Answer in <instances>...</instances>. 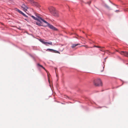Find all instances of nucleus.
<instances>
[{"label":"nucleus","mask_w":128,"mask_h":128,"mask_svg":"<svg viewBox=\"0 0 128 128\" xmlns=\"http://www.w3.org/2000/svg\"><path fill=\"white\" fill-rule=\"evenodd\" d=\"M32 17L34 20H37L38 22H36V24L37 25L41 26H42L41 24L42 23V22H44V20H45L42 18H36L34 16H31Z\"/></svg>","instance_id":"2"},{"label":"nucleus","mask_w":128,"mask_h":128,"mask_svg":"<svg viewBox=\"0 0 128 128\" xmlns=\"http://www.w3.org/2000/svg\"><path fill=\"white\" fill-rule=\"evenodd\" d=\"M25 6H26L25 5H23L22 7L24 8L25 7Z\"/></svg>","instance_id":"18"},{"label":"nucleus","mask_w":128,"mask_h":128,"mask_svg":"<svg viewBox=\"0 0 128 128\" xmlns=\"http://www.w3.org/2000/svg\"><path fill=\"white\" fill-rule=\"evenodd\" d=\"M116 12V11H119V10H116V11H115Z\"/></svg>","instance_id":"22"},{"label":"nucleus","mask_w":128,"mask_h":128,"mask_svg":"<svg viewBox=\"0 0 128 128\" xmlns=\"http://www.w3.org/2000/svg\"><path fill=\"white\" fill-rule=\"evenodd\" d=\"M80 44H72L71 46V47L72 48H74L76 46L80 45Z\"/></svg>","instance_id":"9"},{"label":"nucleus","mask_w":128,"mask_h":128,"mask_svg":"<svg viewBox=\"0 0 128 128\" xmlns=\"http://www.w3.org/2000/svg\"><path fill=\"white\" fill-rule=\"evenodd\" d=\"M91 3V2L90 1L89 2H88V3L89 4H90Z\"/></svg>","instance_id":"20"},{"label":"nucleus","mask_w":128,"mask_h":128,"mask_svg":"<svg viewBox=\"0 0 128 128\" xmlns=\"http://www.w3.org/2000/svg\"><path fill=\"white\" fill-rule=\"evenodd\" d=\"M36 16L37 17V18H42L40 16V15L38 14H36Z\"/></svg>","instance_id":"11"},{"label":"nucleus","mask_w":128,"mask_h":128,"mask_svg":"<svg viewBox=\"0 0 128 128\" xmlns=\"http://www.w3.org/2000/svg\"><path fill=\"white\" fill-rule=\"evenodd\" d=\"M93 47H96V48H102V47H101L100 46H94Z\"/></svg>","instance_id":"15"},{"label":"nucleus","mask_w":128,"mask_h":128,"mask_svg":"<svg viewBox=\"0 0 128 128\" xmlns=\"http://www.w3.org/2000/svg\"><path fill=\"white\" fill-rule=\"evenodd\" d=\"M48 82H49L50 80H49V75H48Z\"/></svg>","instance_id":"19"},{"label":"nucleus","mask_w":128,"mask_h":128,"mask_svg":"<svg viewBox=\"0 0 128 128\" xmlns=\"http://www.w3.org/2000/svg\"><path fill=\"white\" fill-rule=\"evenodd\" d=\"M119 53L122 55L128 57V52H127L120 51Z\"/></svg>","instance_id":"6"},{"label":"nucleus","mask_w":128,"mask_h":128,"mask_svg":"<svg viewBox=\"0 0 128 128\" xmlns=\"http://www.w3.org/2000/svg\"><path fill=\"white\" fill-rule=\"evenodd\" d=\"M49 50L50 51H53V52L56 53L60 54V52L58 51L54 50L52 49L48 48L46 50Z\"/></svg>","instance_id":"8"},{"label":"nucleus","mask_w":128,"mask_h":128,"mask_svg":"<svg viewBox=\"0 0 128 128\" xmlns=\"http://www.w3.org/2000/svg\"><path fill=\"white\" fill-rule=\"evenodd\" d=\"M84 46L86 48H88V46H87V45H86V46Z\"/></svg>","instance_id":"17"},{"label":"nucleus","mask_w":128,"mask_h":128,"mask_svg":"<svg viewBox=\"0 0 128 128\" xmlns=\"http://www.w3.org/2000/svg\"><path fill=\"white\" fill-rule=\"evenodd\" d=\"M105 65H104L103 67H100L98 69V71L100 72H102L104 70Z\"/></svg>","instance_id":"7"},{"label":"nucleus","mask_w":128,"mask_h":128,"mask_svg":"<svg viewBox=\"0 0 128 128\" xmlns=\"http://www.w3.org/2000/svg\"><path fill=\"white\" fill-rule=\"evenodd\" d=\"M44 22L46 24L44 25L45 27L48 26L50 28L54 30H56L57 29L54 26L46 22V20H44Z\"/></svg>","instance_id":"4"},{"label":"nucleus","mask_w":128,"mask_h":128,"mask_svg":"<svg viewBox=\"0 0 128 128\" xmlns=\"http://www.w3.org/2000/svg\"><path fill=\"white\" fill-rule=\"evenodd\" d=\"M40 40V41L43 44H44L46 46H48V44H49L50 45H52V43L51 42H45L44 40Z\"/></svg>","instance_id":"5"},{"label":"nucleus","mask_w":128,"mask_h":128,"mask_svg":"<svg viewBox=\"0 0 128 128\" xmlns=\"http://www.w3.org/2000/svg\"><path fill=\"white\" fill-rule=\"evenodd\" d=\"M55 69L56 71V70L57 69V68H55Z\"/></svg>","instance_id":"21"},{"label":"nucleus","mask_w":128,"mask_h":128,"mask_svg":"<svg viewBox=\"0 0 128 128\" xmlns=\"http://www.w3.org/2000/svg\"><path fill=\"white\" fill-rule=\"evenodd\" d=\"M48 9L50 12L54 16L58 17L59 16L58 11L56 10L55 8L51 7L49 8Z\"/></svg>","instance_id":"1"},{"label":"nucleus","mask_w":128,"mask_h":128,"mask_svg":"<svg viewBox=\"0 0 128 128\" xmlns=\"http://www.w3.org/2000/svg\"><path fill=\"white\" fill-rule=\"evenodd\" d=\"M89 48H92V47H90Z\"/></svg>","instance_id":"23"},{"label":"nucleus","mask_w":128,"mask_h":128,"mask_svg":"<svg viewBox=\"0 0 128 128\" xmlns=\"http://www.w3.org/2000/svg\"><path fill=\"white\" fill-rule=\"evenodd\" d=\"M22 14L23 16H24L26 17H28V16L26 15L25 14H24V13L23 12H22V14Z\"/></svg>","instance_id":"14"},{"label":"nucleus","mask_w":128,"mask_h":128,"mask_svg":"<svg viewBox=\"0 0 128 128\" xmlns=\"http://www.w3.org/2000/svg\"><path fill=\"white\" fill-rule=\"evenodd\" d=\"M17 11L21 14H22V12L18 9H17Z\"/></svg>","instance_id":"13"},{"label":"nucleus","mask_w":128,"mask_h":128,"mask_svg":"<svg viewBox=\"0 0 128 128\" xmlns=\"http://www.w3.org/2000/svg\"><path fill=\"white\" fill-rule=\"evenodd\" d=\"M94 84L96 86H102V82L100 79H98L94 81Z\"/></svg>","instance_id":"3"},{"label":"nucleus","mask_w":128,"mask_h":128,"mask_svg":"<svg viewBox=\"0 0 128 128\" xmlns=\"http://www.w3.org/2000/svg\"><path fill=\"white\" fill-rule=\"evenodd\" d=\"M27 7L26 6H25V7L24 8L23 10L25 12H26V11L27 10Z\"/></svg>","instance_id":"12"},{"label":"nucleus","mask_w":128,"mask_h":128,"mask_svg":"<svg viewBox=\"0 0 128 128\" xmlns=\"http://www.w3.org/2000/svg\"><path fill=\"white\" fill-rule=\"evenodd\" d=\"M106 58L104 59V61L103 62V63H104V64L105 63V62H106Z\"/></svg>","instance_id":"16"},{"label":"nucleus","mask_w":128,"mask_h":128,"mask_svg":"<svg viewBox=\"0 0 128 128\" xmlns=\"http://www.w3.org/2000/svg\"><path fill=\"white\" fill-rule=\"evenodd\" d=\"M37 65L38 66H40L42 68L47 72L46 70L45 69V68L42 65L40 64H38Z\"/></svg>","instance_id":"10"}]
</instances>
